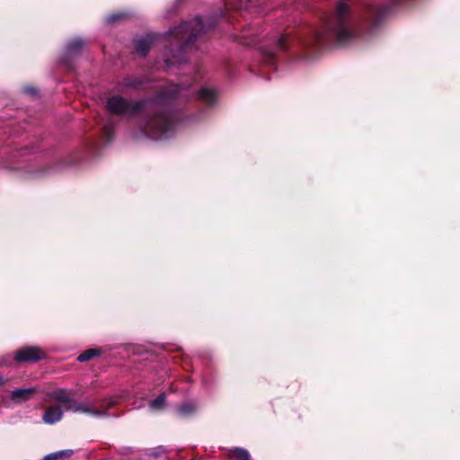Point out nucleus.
Returning a JSON list of instances; mask_svg holds the SVG:
<instances>
[{
	"mask_svg": "<svg viewBox=\"0 0 460 460\" xmlns=\"http://www.w3.org/2000/svg\"><path fill=\"white\" fill-rule=\"evenodd\" d=\"M385 13L386 10L383 7L366 5L364 8H355L341 1L323 30L309 27L296 37L281 35L274 49L263 47L261 53L265 62L273 65L277 50L284 51L295 47L310 49L328 39L335 40L341 44L346 43L360 34L359 23L362 20L376 23Z\"/></svg>",
	"mask_w": 460,
	"mask_h": 460,
	"instance_id": "obj_1",
	"label": "nucleus"
},
{
	"mask_svg": "<svg viewBox=\"0 0 460 460\" xmlns=\"http://www.w3.org/2000/svg\"><path fill=\"white\" fill-rule=\"evenodd\" d=\"M187 87L180 84H168L164 87L162 93L154 101L128 100L121 95H111L107 98L105 108L113 115L133 118L140 113L146 116L143 119L138 128L132 130L131 136L135 139L150 138L154 140L167 139L173 136L177 119L175 115L164 111V104L169 99L179 97L185 98L183 93Z\"/></svg>",
	"mask_w": 460,
	"mask_h": 460,
	"instance_id": "obj_2",
	"label": "nucleus"
},
{
	"mask_svg": "<svg viewBox=\"0 0 460 460\" xmlns=\"http://www.w3.org/2000/svg\"><path fill=\"white\" fill-rule=\"evenodd\" d=\"M204 31V24L200 18H196L193 21L185 22L174 28L170 31L172 40L171 45L178 48L174 53L171 50L170 57H167L164 60L165 64L174 66L176 64L182 63L185 59L181 57V53L189 48L193 40Z\"/></svg>",
	"mask_w": 460,
	"mask_h": 460,
	"instance_id": "obj_3",
	"label": "nucleus"
},
{
	"mask_svg": "<svg viewBox=\"0 0 460 460\" xmlns=\"http://www.w3.org/2000/svg\"><path fill=\"white\" fill-rule=\"evenodd\" d=\"M44 356L43 351L37 347H25L15 354V360L19 362L38 361Z\"/></svg>",
	"mask_w": 460,
	"mask_h": 460,
	"instance_id": "obj_4",
	"label": "nucleus"
},
{
	"mask_svg": "<svg viewBox=\"0 0 460 460\" xmlns=\"http://www.w3.org/2000/svg\"><path fill=\"white\" fill-rule=\"evenodd\" d=\"M49 400L53 404L60 405V408L66 411H68V408L73 402L70 394L65 389H57L52 391L49 394Z\"/></svg>",
	"mask_w": 460,
	"mask_h": 460,
	"instance_id": "obj_5",
	"label": "nucleus"
},
{
	"mask_svg": "<svg viewBox=\"0 0 460 460\" xmlns=\"http://www.w3.org/2000/svg\"><path fill=\"white\" fill-rule=\"evenodd\" d=\"M68 411L73 412L87 413L94 416H106L108 415L107 410L95 409L93 405L85 402H75L74 400L68 408Z\"/></svg>",
	"mask_w": 460,
	"mask_h": 460,
	"instance_id": "obj_6",
	"label": "nucleus"
},
{
	"mask_svg": "<svg viewBox=\"0 0 460 460\" xmlns=\"http://www.w3.org/2000/svg\"><path fill=\"white\" fill-rule=\"evenodd\" d=\"M63 413L64 409L60 408V405L52 403L46 407L42 420L45 423L52 425L62 419Z\"/></svg>",
	"mask_w": 460,
	"mask_h": 460,
	"instance_id": "obj_7",
	"label": "nucleus"
},
{
	"mask_svg": "<svg viewBox=\"0 0 460 460\" xmlns=\"http://www.w3.org/2000/svg\"><path fill=\"white\" fill-rule=\"evenodd\" d=\"M154 34H146V36L137 37L134 40L135 49L137 54L142 57L146 56L150 47L155 41Z\"/></svg>",
	"mask_w": 460,
	"mask_h": 460,
	"instance_id": "obj_8",
	"label": "nucleus"
},
{
	"mask_svg": "<svg viewBox=\"0 0 460 460\" xmlns=\"http://www.w3.org/2000/svg\"><path fill=\"white\" fill-rule=\"evenodd\" d=\"M38 392L37 387H28L13 390L11 394V400L14 402H26L32 398V396Z\"/></svg>",
	"mask_w": 460,
	"mask_h": 460,
	"instance_id": "obj_9",
	"label": "nucleus"
},
{
	"mask_svg": "<svg viewBox=\"0 0 460 460\" xmlns=\"http://www.w3.org/2000/svg\"><path fill=\"white\" fill-rule=\"evenodd\" d=\"M144 81L140 77H126L117 85L119 92H127L129 89H136L143 84Z\"/></svg>",
	"mask_w": 460,
	"mask_h": 460,
	"instance_id": "obj_10",
	"label": "nucleus"
},
{
	"mask_svg": "<svg viewBox=\"0 0 460 460\" xmlns=\"http://www.w3.org/2000/svg\"><path fill=\"white\" fill-rule=\"evenodd\" d=\"M199 98L208 104H212L216 101V93L213 90L202 88L199 90Z\"/></svg>",
	"mask_w": 460,
	"mask_h": 460,
	"instance_id": "obj_11",
	"label": "nucleus"
},
{
	"mask_svg": "<svg viewBox=\"0 0 460 460\" xmlns=\"http://www.w3.org/2000/svg\"><path fill=\"white\" fill-rule=\"evenodd\" d=\"M197 404L194 402H186L178 408V412L181 416H189L197 410Z\"/></svg>",
	"mask_w": 460,
	"mask_h": 460,
	"instance_id": "obj_12",
	"label": "nucleus"
},
{
	"mask_svg": "<svg viewBox=\"0 0 460 460\" xmlns=\"http://www.w3.org/2000/svg\"><path fill=\"white\" fill-rule=\"evenodd\" d=\"M100 353H101V350L99 349H89L84 350L83 353H81L78 356L77 360L79 362H85V361H88L91 358L100 355Z\"/></svg>",
	"mask_w": 460,
	"mask_h": 460,
	"instance_id": "obj_13",
	"label": "nucleus"
},
{
	"mask_svg": "<svg viewBox=\"0 0 460 460\" xmlns=\"http://www.w3.org/2000/svg\"><path fill=\"white\" fill-rule=\"evenodd\" d=\"M114 126L111 122H107L102 129V137L104 138V143H109L114 137Z\"/></svg>",
	"mask_w": 460,
	"mask_h": 460,
	"instance_id": "obj_14",
	"label": "nucleus"
},
{
	"mask_svg": "<svg viewBox=\"0 0 460 460\" xmlns=\"http://www.w3.org/2000/svg\"><path fill=\"white\" fill-rule=\"evenodd\" d=\"M232 460H251L247 450L243 448H234L231 451Z\"/></svg>",
	"mask_w": 460,
	"mask_h": 460,
	"instance_id": "obj_15",
	"label": "nucleus"
},
{
	"mask_svg": "<svg viewBox=\"0 0 460 460\" xmlns=\"http://www.w3.org/2000/svg\"><path fill=\"white\" fill-rule=\"evenodd\" d=\"M84 46V41L82 39H75L70 41L66 46V50L68 54H75L78 52Z\"/></svg>",
	"mask_w": 460,
	"mask_h": 460,
	"instance_id": "obj_16",
	"label": "nucleus"
},
{
	"mask_svg": "<svg viewBox=\"0 0 460 460\" xmlns=\"http://www.w3.org/2000/svg\"><path fill=\"white\" fill-rule=\"evenodd\" d=\"M165 404V394H161L157 398L151 401L150 408L154 411H159L164 408Z\"/></svg>",
	"mask_w": 460,
	"mask_h": 460,
	"instance_id": "obj_17",
	"label": "nucleus"
},
{
	"mask_svg": "<svg viewBox=\"0 0 460 460\" xmlns=\"http://www.w3.org/2000/svg\"><path fill=\"white\" fill-rule=\"evenodd\" d=\"M126 16H127V13H113V14L107 16L106 21L108 23H113L119 20L123 19Z\"/></svg>",
	"mask_w": 460,
	"mask_h": 460,
	"instance_id": "obj_18",
	"label": "nucleus"
},
{
	"mask_svg": "<svg viewBox=\"0 0 460 460\" xmlns=\"http://www.w3.org/2000/svg\"><path fill=\"white\" fill-rule=\"evenodd\" d=\"M118 402H119V397H117V396L108 397L102 402L101 407L107 406L109 408V407H111L112 405L118 403Z\"/></svg>",
	"mask_w": 460,
	"mask_h": 460,
	"instance_id": "obj_19",
	"label": "nucleus"
},
{
	"mask_svg": "<svg viewBox=\"0 0 460 460\" xmlns=\"http://www.w3.org/2000/svg\"><path fill=\"white\" fill-rule=\"evenodd\" d=\"M24 92L34 94L36 93V90L33 87H26L24 88Z\"/></svg>",
	"mask_w": 460,
	"mask_h": 460,
	"instance_id": "obj_20",
	"label": "nucleus"
},
{
	"mask_svg": "<svg viewBox=\"0 0 460 460\" xmlns=\"http://www.w3.org/2000/svg\"><path fill=\"white\" fill-rule=\"evenodd\" d=\"M57 454H51V455H49L45 457V460H51V459H56L57 458Z\"/></svg>",
	"mask_w": 460,
	"mask_h": 460,
	"instance_id": "obj_21",
	"label": "nucleus"
},
{
	"mask_svg": "<svg viewBox=\"0 0 460 460\" xmlns=\"http://www.w3.org/2000/svg\"><path fill=\"white\" fill-rule=\"evenodd\" d=\"M391 3L395 5V4H400L402 3H403L405 0H390Z\"/></svg>",
	"mask_w": 460,
	"mask_h": 460,
	"instance_id": "obj_22",
	"label": "nucleus"
},
{
	"mask_svg": "<svg viewBox=\"0 0 460 460\" xmlns=\"http://www.w3.org/2000/svg\"><path fill=\"white\" fill-rule=\"evenodd\" d=\"M4 383V378L2 376H0V385H2Z\"/></svg>",
	"mask_w": 460,
	"mask_h": 460,
	"instance_id": "obj_23",
	"label": "nucleus"
}]
</instances>
